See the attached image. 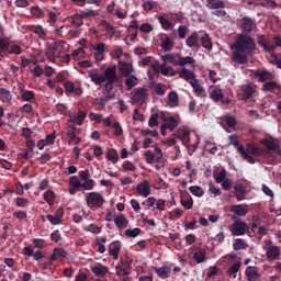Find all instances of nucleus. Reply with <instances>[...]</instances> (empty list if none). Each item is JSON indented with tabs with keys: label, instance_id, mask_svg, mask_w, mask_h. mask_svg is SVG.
Returning a JSON list of instances; mask_svg holds the SVG:
<instances>
[{
	"label": "nucleus",
	"instance_id": "56",
	"mask_svg": "<svg viewBox=\"0 0 281 281\" xmlns=\"http://www.w3.org/2000/svg\"><path fill=\"white\" fill-rule=\"evenodd\" d=\"M15 205H16V207L25 209L30 205V200H27V198H16Z\"/></svg>",
	"mask_w": 281,
	"mask_h": 281
},
{
	"label": "nucleus",
	"instance_id": "41",
	"mask_svg": "<svg viewBox=\"0 0 281 281\" xmlns=\"http://www.w3.org/2000/svg\"><path fill=\"white\" fill-rule=\"evenodd\" d=\"M218 271H221V269H218V267H216V266L210 267L206 272V281H214V278H216V276H218Z\"/></svg>",
	"mask_w": 281,
	"mask_h": 281
},
{
	"label": "nucleus",
	"instance_id": "61",
	"mask_svg": "<svg viewBox=\"0 0 281 281\" xmlns=\"http://www.w3.org/2000/svg\"><path fill=\"white\" fill-rule=\"evenodd\" d=\"M86 232H91V234H100L102 232V228L98 225L90 224L85 227Z\"/></svg>",
	"mask_w": 281,
	"mask_h": 281
},
{
	"label": "nucleus",
	"instance_id": "27",
	"mask_svg": "<svg viewBox=\"0 0 281 281\" xmlns=\"http://www.w3.org/2000/svg\"><path fill=\"white\" fill-rule=\"evenodd\" d=\"M189 85L192 87L194 93L199 95V98H205V89L201 87V85L199 83V79L189 81Z\"/></svg>",
	"mask_w": 281,
	"mask_h": 281
},
{
	"label": "nucleus",
	"instance_id": "23",
	"mask_svg": "<svg viewBox=\"0 0 281 281\" xmlns=\"http://www.w3.org/2000/svg\"><path fill=\"white\" fill-rule=\"evenodd\" d=\"M231 212H233V214H236V216H247V212H249V209L247 204H235L231 206Z\"/></svg>",
	"mask_w": 281,
	"mask_h": 281
},
{
	"label": "nucleus",
	"instance_id": "10",
	"mask_svg": "<svg viewBox=\"0 0 281 281\" xmlns=\"http://www.w3.org/2000/svg\"><path fill=\"white\" fill-rule=\"evenodd\" d=\"M240 29L243 33L240 34H251L254 32V27H256V21L249 16H244L240 20Z\"/></svg>",
	"mask_w": 281,
	"mask_h": 281
},
{
	"label": "nucleus",
	"instance_id": "7",
	"mask_svg": "<svg viewBox=\"0 0 281 281\" xmlns=\"http://www.w3.org/2000/svg\"><path fill=\"white\" fill-rule=\"evenodd\" d=\"M229 232L232 236H245V234H249V225L243 221H236L229 226Z\"/></svg>",
	"mask_w": 281,
	"mask_h": 281
},
{
	"label": "nucleus",
	"instance_id": "5",
	"mask_svg": "<svg viewBox=\"0 0 281 281\" xmlns=\"http://www.w3.org/2000/svg\"><path fill=\"white\" fill-rule=\"evenodd\" d=\"M133 265V260L126 258H121L120 262L115 266L116 276L122 278L124 276H131V267Z\"/></svg>",
	"mask_w": 281,
	"mask_h": 281
},
{
	"label": "nucleus",
	"instance_id": "40",
	"mask_svg": "<svg viewBox=\"0 0 281 281\" xmlns=\"http://www.w3.org/2000/svg\"><path fill=\"white\" fill-rule=\"evenodd\" d=\"M210 98L213 102H221V100H223V90L218 88L213 89L210 93Z\"/></svg>",
	"mask_w": 281,
	"mask_h": 281
},
{
	"label": "nucleus",
	"instance_id": "63",
	"mask_svg": "<svg viewBox=\"0 0 281 281\" xmlns=\"http://www.w3.org/2000/svg\"><path fill=\"white\" fill-rule=\"evenodd\" d=\"M144 157H145L146 164H153V161H155V158H156L155 154L150 150L145 151Z\"/></svg>",
	"mask_w": 281,
	"mask_h": 281
},
{
	"label": "nucleus",
	"instance_id": "54",
	"mask_svg": "<svg viewBox=\"0 0 281 281\" xmlns=\"http://www.w3.org/2000/svg\"><path fill=\"white\" fill-rule=\"evenodd\" d=\"M100 26L104 27L105 32H108V34L110 32H112V34H115V26H113L111 23H108L106 20H101L100 21Z\"/></svg>",
	"mask_w": 281,
	"mask_h": 281
},
{
	"label": "nucleus",
	"instance_id": "44",
	"mask_svg": "<svg viewBox=\"0 0 281 281\" xmlns=\"http://www.w3.org/2000/svg\"><path fill=\"white\" fill-rule=\"evenodd\" d=\"M0 99L2 102L8 103L12 100V93L5 88L0 89Z\"/></svg>",
	"mask_w": 281,
	"mask_h": 281
},
{
	"label": "nucleus",
	"instance_id": "29",
	"mask_svg": "<svg viewBox=\"0 0 281 281\" xmlns=\"http://www.w3.org/2000/svg\"><path fill=\"white\" fill-rule=\"evenodd\" d=\"M200 41L204 49L212 52V38H210V34L202 32V35L200 36Z\"/></svg>",
	"mask_w": 281,
	"mask_h": 281
},
{
	"label": "nucleus",
	"instance_id": "19",
	"mask_svg": "<svg viewBox=\"0 0 281 281\" xmlns=\"http://www.w3.org/2000/svg\"><path fill=\"white\" fill-rule=\"evenodd\" d=\"M153 270L161 280H168V278H170V272L172 271V269L166 265L160 268L153 267Z\"/></svg>",
	"mask_w": 281,
	"mask_h": 281
},
{
	"label": "nucleus",
	"instance_id": "28",
	"mask_svg": "<svg viewBox=\"0 0 281 281\" xmlns=\"http://www.w3.org/2000/svg\"><path fill=\"white\" fill-rule=\"evenodd\" d=\"M206 8L209 10H223L225 2L223 0H206Z\"/></svg>",
	"mask_w": 281,
	"mask_h": 281
},
{
	"label": "nucleus",
	"instance_id": "64",
	"mask_svg": "<svg viewBox=\"0 0 281 281\" xmlns=\"http://www.w3.org/2000/svg\"><path fill=\"white\" fill-rule=\"evenodd\" d=\"M93 179L85 180V182L81 183V188H83V190H93Z\"/></svg>",
	"mask_w": 281,
	"mask_h": 281
},
{
	"label": "nucleus",
	"instance_id": "59",
	"mask_svg": "<svg viewBox=\"0 0 281 281\" xmlns=\"http://www.w3.org/2000/svg\"><path fill=\"white\" fill-rule=\"evenodd\" d=\"M142 234V228H134V229H126L125 235L128 236V238H137Z\"/></svg>",
	"mask_w": 281,
	"mask_h": 281
},
{
	"label": "nucleus",
	"instance_id": "1",
	"mask_svg": "<svg viewBox=\"0 0 281 281\" xmlns=\"http://www.w3.org/2000/svg\"><path fill=\"white\" fill-rule=\"evenodd\" d=\"M232 60L236 65H247L249 56L256 52V40L251 35L238 34L234 44L231 46Z\"/></svg>",
	"mask_w": 281,
	"mask_h": 281
},
{
	"label": "nucleus",
	"instance_id": "60",
	"mask_svg": "<svg viewBox=\"0 0 281 281\" xmlns=\"http://www.w3.org/2000/svg\"><path fill=\"white\" fill-rule=\"evenodd\" d=\"M32 243L35 249H45V239L43 238H33Z\"/></svg>",
	"mask_w": 281,
	"mask_h": 281
},
{
	"label": "nucleus",
	"instance_id": "13",
	"mask_svg": "<svg viewBox=\"0 0 281 281\" xmlns=\"http://www.w3.org/2000/svg\"><path fill=\"white\" fill-rule=\"evenodd\" d=\"M136 192L138 196H144L145 199L147 196H150V183L148 182V180H144L143 182L138 183L136 186Z\"/></svg>",
	"mask_w": 281,
	"mask_h": 281
},
{
	"label": "nucleus",
	"instance_id": "16",
	"mask_svg": "<svg viewBox=\"0 0 281 281\" xmlns=\"http://www.w3.org/2000/svg\"><path fill=\"white\" fill-rule=\"evenodd\" d=\"M109 256H112L114 260H117L120 258V251H122V243L119 240L112 241L109 246Z\"/></svg>",
	"mask_w": 281,
	"mask_h": 281
},
{
	"label": "nucleus",
	"instance_id": "31",
	"mask_svg": "<svg viewBox=\"0 0 281 281\" xmlns=\"http://www.w3.org/2000/svg\"><path fill=\"white\" fill-rule=\"evenodd\" d=\"M20 100L21 102H34V100H36V94L32 90H26L20 94Z\"/></svg>",
	"mask_w": 281,
	"mask_h": 281
},
{
	"label": "nucleus",
	"instance_id": "45",
	"mask_svg": "<svg viewBox=\"0 0 281 281\" xmlns=\"http://www.w3.org/2000/svg\"><path fill=\"white\" fill-rule=\"evenodd\" d=\"M138 80L137 77H135V75H128V77L125 80V85L128 91H131V89H133V87H135L137 85Z\"/></svg>",
	"mask_w": 281,
	"mask_h": 281
},
{
	"label": "nucleus",
	"instance_id": "11",
	"mask_svg": "<svg viewBox=\"0 0 281 281\" xmlns=\"http://www.w3.org/2000/svg\"><path fill=\"white\" fill-rule=\"evenodd\" d=\"M64 89L68 95L80 97L82 94V88L76 87V85L72 81L64 82Z\"/></svg>",
	"mask_w": 281,
	"mask_h": 281
},
{
	"label": "nucleus",
	"instance_id": "34",
	"mask_svg": "<svg viewBox=\"0 0 281 281\" xmlns=\"http://www.w3.org/2000/svg\"><path fill=\"white\" fill-rule=\"evenodd\" d=\"M69 23H71V25H75V27H80L81 25H83V15H80L78 13L71 15L68 18Z\"/></svg>",
	"mask_w": 281,
	"mask_h": 281
},
{
	"label": "nucleus",
	"instance_id": "43",
	"mask_svg": "<svg viewBox=\"0 0 281 281\" xmlns=\"http://www.w3.org/2000/svg\"><path fill=\"white\" fill-rule=\"evenodd\" d=\"M162 60H165V63H170L171 65H175V67H177V65H179V55L175 56L172 54H166L162 56Z\"/></svg>",
	"mask_w": 281,
	"mask_h": 281
},
{
	"label": "nucleus",
	"instance_id": "9",
	"mask_svg": "<svg viewBox=\"0 0 281 281\" xmlns=\"http://www.w3.org/2000/svg\"><path fill=\"white\" fill-rule=\"evenodd\" d=\"M67 256H69L67 250L56 247L53 249V254L49 256L48 262H49V265H54V262H56V261L64 262L65 258H67Z\"/></svg>",
	"mask_w": 281,
	"mask_h": 281
},
{
	"label": "nucleus",
	"instance_id": "25",
	"mask_svg": "<svg viewBox=\"0 0 281 281\" xmlns=\"http://www.w3.org/2000/svg\"><path fill=\"white\" fill-rule=\"evenodd\" d=\"M262 91H269L270 93H276V91H281L280 85L278 82L270 80L262 85Z\"/></svg>",
	"mask_w": 281,
	"mask_h": 281
},
{
	"label": "nucleus",
	"instance_id": "6",
	"mask_svg": "<svg viewBox=\"0 0 281 281\" xmlns=\"http://www.w3.org/2000/svg\"><path fill=\"white\" fill-rule=\"evenodd\" d=\"M240 100L247 102V100H251V98H254V94L256 93V91H258V86H256V83L254 82H249L243 85L240 87Z\"/></svg>",
	"mask_w": 281,
	"mask_h": 281
},
{
	"label": "nucleus",
	"instance_id": "62",
	"mask_svg": "<svg viewBox=\"0 0 281 281\" xmlns=\"http://www.w3.org/2000/svg\"><path fill=\"white\" fill-rule=\"evenodd\" d=\"M139 32H142L143 34H150V32H153L154 27L150 23H143L139 26Z\"/></svg>",
	"mask_w": 281,
	"mask_h": 281
},
{
	"label": "nucleus",
	"instance_id": "50",
	"mask_svg": "<svg viewBox=\"0 0 281 281\" xmlns=\"http://www.w3.org/2000/svg\"><path fill=\"white\" fill-rule=\"evenodd\" d=\"M189 191L191 192V194H193L194 196H203V194H205V192L203 191V188H201L200 186H191L189 188Z\"/></svg>",
	"mask_w": 281,
	"mask_h": 281
},
{
	"label": "nucleus",
	"instance_id": "38",
	"mask_svg": "<svg viewBox=\"0 0 281 281\" xmlns=\"http://www.w3.org/2000/svg\"><path fill=\"white\" fill-rule=\"evenodd\" d=\"M194 63H196V59H194L191 56H187V57L178 56L179 67H186V65H194Z\"/></svg>",
	"mask_w": 281,
	"mask_h": 281
},
{
	"label": "nucleus",
	"instance_id": "47",
	"mask_svg": "<svg viewBox=\"0 0 281 281\" xmlns=\"http://www.w3.org/2000/svg\"><path fill=\"white\" fill-rule=\"evenodd\" d=\"M233 249L234 251H240V249H247V244L245 243V239L237 238L233 244Z\"/></svg>",
	"mask_w": 281,
	"mask_h": 281
},
{
	"label": "nucleus",
	"instance_id": "22",
	"mask_svg": "<svg viewBox=\"0 0 281 281\" xmlns=\"http://www.w3.org/2000/svg\"><path fill=\"white\" fill-rule=\"evenodd\" d=\"M178 74L179 78H182V80H186L187 82H192V80H196V74L186 67H182V69Z\"/></svg>",
	"mask_w": 281,
	"mask_h": 281
},
{
	"label": "nucleus",
	"instance_id": "3",
	"mask_svg": "<svg viewBox=\"0 0 281 281\" xmlns=\"http://www.w3.org/2000/svg\"><path fill=\"white\" fill-rule=\"evenodd\" d=\"M103 78H104V89L105 91H113V85L117 82V66H109L103 71Z\"/></svg>",
	"mask_w": 281,
	"mask_h": 281
},
{
	"label": "nucleus",
	"instance_id": "24",
	"mask_svg": "<svg viewBox=\"0 0 281 281\" xmlns=\"http://www.w3.org/2000/svg\"><path fill=\"white\" fill-rule=\"evenodd\" d=\"M177 137L182 142L183 146L190 144V131L188 128H180L177 133Z\"/></svg>",
	"mask_w": 281,
	"mask_h": 281
},
{
	"label": "nucleus",
	"instance_id": "53",
	"mask_svg": "<svg viewBox=\"0 0 281 281\" xmlns=\"http://www.w3.org/2000/svg\"><path fill=\"white\" fill-rule=\"evenodd\" d=\"M112 128H114L113 135H115V137H122V135H124V130L122 125H120V122H114Z\"/></svg>",
	"mask_w": 281,
	"mask_h": 281
},
{
	"label": "nucleus",
	"instance_id": "52",
	"mask_svg": "<svg viewBox=\"0 0 281 281\" xmlns=\"http://www.w3.org/2000/svg\"><path fill=\"white\" fill-rule=\"evenodd\" d=\"M240 261H237L233 266H231L227 270V276H233V278H236V272L240 271Z\"/></svg>",
	"mask_w": 281,
	"mask_h": 281
},
{
	"label": "nucleus",
	"instance_id": "12",
	"mask_svg": "<svg viewBox=\"0 0 281 281\" xmlns=\"http://www.w3.org/2000/svg\"><path fill=\"white\" fill-rule=\"evenodd\" d=\"M257 43L260 47L265 49V52H276V46H273V44H269V37H267L266 35H257Z\"/></svg>",
	"mask_w": 281,
	"mask_h": 281
},
{
	"label": "nucleus",
	"instance_id": "55",
	"mask_svg": "<svg viewBox=\"0 0 281 281\" xmlns=\"http://www.w3.org/2000/svg\"><path fill=\"white\" fill-rule=\"evenodd\" d=\"M23 49L18 44H12L9 46V50H7V54H15V56L21 55Z\"/></svg>",
	"mask_w": 281,
	"mask_h": 281
},
{
	"label": "nucleus",
	"instance_id": "32",
	"mask_svg": "<svg viewBox=\"0 0 281 281\" xmlns=\"http://www.w3.org/2000/svg\"><path fill=\"white\" fill-rule=\"evenodd\" d=\"M165 127L170 131V133H172V131H175V128H177V126H179V121H177V119H175V116H169L167 117V120L165 121Z\"/></svg>",
	"mask_w": 281,
	"mask_h": 281
},
{
	"label": "nucleus",
	"instance_id": "20",
	"mask_svg": "<svg viewBox=\"0 0 281 281\" xmlns=\"http://www.w3.org/2000/svg\"><path fill=\"white\" fill-rule=\"evenodd\" d=\"M246 278L248 281H257L260 280V273L258 272V268L254 266H248L245 270Z\"/></svg>",
	"mask_w": 281,
	"mask_h": 281
},
{
	"label": "nucleus",
	"instance_id": "26",
	"mask_svg": "<svg viewBox=\"0 0 281 281\" xmlns=\"http://www.w3.org/2000/svg\"><path fill=\"white\" fill-rule=\"evenodd\" d=\"M114 224L117 229H124L125 227H128V220H126V215L121 213L114 217Z\"/></svg>",
	"mask_w": 281,
	"mask_h": 281
},
{
	"label": "nucleus",
	"instance_id": "36",
	"mask_svg": "<svg viewBox=\"0 0 281 281\" xmlns=\"http://www.w3.org/2000/svg\"><path fill=\"white\" fill-rule=\"evenodd\" d=\"M91 82L95 83L97 87H101L104 81V75L99 72H91L90 74Z\"/></svg>",
	"mask_w": 281,
	"mask_h": 281
},
{
	"label": "nucleus",
	"instance_id": "30",
	"mask_svg": "<svg viewBox=\"0 0 281 281\" xmlns=\"http://www.w3.org/2000/svg\"><path fill=\"white\" fill-rule=\"evenodd\" d=\"M120 72L122 76L128 77L131 76V72L133 71V65L128 64L126 61H120Z\"/></svg>",
	"mask_w": 281,
	"mask_h": 281
},
{
	"label": "nucleus",
	"instance_id": "35",
	"mask_svg": "<svg viewBox=\"0 0 281 281\" xmlns=\"http://www.w3.org/2000/svg\"><path fill=\"white\" fill-rule=\"evenodd\" d=\"M43 199H44V201L47 202V205H49V207H52V205H54V202L56 201V193L54 192V190H47L43 194Z\"/></svg>",
	"mask_w": 281,
	"mask_h": 281
},
{
	"label": "nucleus",
	"instance_id": "8",
	"mask_svg": "<svg viewBox=\"0 0 281 281\" xmlns=\"http://www.w3.org/2000/svg\"><path fill=\"white\" fill-rule=\"evenodd\" d=\"M263 249L266 251V257L269 262H273V260H280V247L271 245V241H267Z\"/></svg>",
	"mask_w": 281,
	"mask_h": 281
},
{
	"label": "nucleus",
	"instance_id": "51",
	"mask_svg": "<svg viewBox=\"0 0 281 281\" xmlns=\"http://www.w3.org/2000/svg\"><path fill=\"white\" fill-rule=\"evenodd\" d=\"M214 179L216 183H221L222 181L227 180V170H225V168H222V170L218 173L214 175Z\"/></svg>",
	"mask_w": 281,
	"mask_h": 281
},
{
	"label": "nucleus",
	"instance_id": "21",
	"mask_svg": "<svg viewBox=\"0 0 281 281\" xmlns=\"http://www.w3.org/2000/svg\"><path fill=\"white\" fill-rule=\"evenodd\" d=\"M234 194L237 201H245L247 199V189L243 184H235L234 187Z\"/></svg>",
	"mask_w": 281,
	"mask_h": 281
},
{
	"label": "nucleus",
	"instance_id": "18",
	"mask_svg": "<svg viewBox=\"0 0 281 281\" xmlns=\"http://www.w3.org/2000/svg\"><path fill=\"white\" fill-rule=\"evenodd\" d=\"M146 98H148V89L135 88L133 90V100H135V102H144Z\"/></svg>",
	"mask_w": 281,
	"mask_h": 281
},
{
	"label": "nucleus",
	"instance_id": "2",
	"mask_svg": "<svg viewBox=\"0 0 281 281\" xmlns=\"http://www.w3.org/2000/svg\"><path fill=\"white\" fill-rule=\"evenodd\" d=\"M240 157H243V159H245L246 161H248V164H256V159L254 157H251L250 155H261L260 148H258L256 145L249 143L246 146V150L245 147L243 145H239L237 148Z\"/></svg>",
	"mask_w": 281,
	"mask_h": 281
},
{
	"label": "nucleus",
	"instance_id": "33",
	"mask_svg": "<svg viewBox=\"0 0 281 281\" xmlns=\"http://www.w3.org/2000/svg\"><path fill=\"white\" fill-rule=\"evenodd\" d=\"M180 204L182 205V207H184V210H192L194 205V200H192V196L187 193L186 196L180 199Z\"/></svg>",
	"mask_w": 281,
	"mask_h": 281
},
{
	"label": "nucleus",
	"instance_id": "37",
	"mask_svg": "<svg viewBox=\"0 0 281 281\" xmlns=\"http://www.w3.org/2000/svg\"><path fill=\"white\" fill-rule=\"evenodd\" d=\"M87 120V113L85 111H79L77 115L72 119L70 116L69 122L78 124V126H82V123Z\"/></svg>",
	"mask_w": 281,
	"mask_h": 281
},
{
	"label": "nucleus",
	"instance_id": "57",
	"mask_svg": "<svg viewBox=\"0 0 281 281\" xmlns=\"http://www.w3.org/2000/svg\"><path fill=\"white\" fill-rule=\"evenodd\" d=\"M205 252L203 251H196L193 254V260H195L198 265H201V262H205Z\"/></svg>",
	"mask_w": 281,
	"mask_h": 281
},
{
	"label": "nucleus",
	"instance_id": "17",
	"mask_svg": "<svg viewBox=\"0 0 281 281\" xmlns=\"http://www.w3.org/2000/svg\"><path fill=\"white\" fill-rule=\"evenodd\" d=\"M255 78H258L259 82H270L271 80H273V78H276V76L272 75L271 71L263 69V70H256Z\"/></svg>",
	"mask_w": 281,
	"mask_h": 281
},
{
	"label": "nucleus",
	"instance_id": "4",
	"mask_svg": "<svg viewBox=\"0 0 281 281\" xmlns=\"http://www.w3.org/2000/svg\"><path fill=\"white\" fill-rule=\"evenodd\" d=\"M85 201L90 210H100V207L106 203L104 195H102L100 192L86 193Z\"/></svg>",
	"mask_w": 281,
	"mask_h": 281
},
{
	"label": "nucleus",
	"instance_id": "15",
	"mask_svg": "<svg viewBox=\"0 0 281 281\" xmlns=\"http://www.w3.org/2000/svg\"><path fill=\"white\" fill-rule=\"evenodd\" d=\"M201 36H199V33L193 32L187 40L186 45L187 47H190V49H200L201 45L199 44Z\"/></svg>",
	"mask_w": 281,
	"mask_h": 281
},
{
	"label": "nucleus",
	"instance_id": "39",
	"mask_svg": "<svg viewBox=\"0 0 281 281\" xmlns=\"http://www.w3.org/2000/svg\"><path fill=\"white\" fill-rule=\"evenodd\" d=\"M172 47H175V41L170 36H167L161 42V48L164 49V52H170Z\"/></svg>",
	"mask_w": 281,
	"mask_h": 281
},
{
	"label": "nucleus",
	"instance_id": "42",
	"mask_svg": "<svg viewBox=\"0 0 281 281\" xmlns=\"http://www.w3.org/2000/svg\"><path fill=\"white\" fill-rule=\"evenodd\" d=\"M162 30H171L173 27V24L170 20L166 19L164 15L157 16Z\"/></svg>",
	"mask_w": 281,
	"mask_h": 281
},
{
	"label": "nucleus",
	"instance_id": "49",
	"mask_svg": "<svg viewBox=\"0 0 281 281\" xmlns=\"http://www.w3.org/2000/svg\"><path fill=\"white\" fill-rule=\"evenodd\" d=\"M10 49V40L8 38H0V54H5Z\"/></svg>",
	"mask_w": 281,
	"mask_h": 281
},
{
	"label": "nucleus",
	"instance_id": "46",
	"mask_svg": "<svg viewBox=\"0 0 281 281\" xmlns=\"http://www.w3.org/2000/svg\"><path fill=\"white\" fill-rule=\"evenodd\" d=\"M108 160L112 161V164H117L120 161V155L117 154V150L115 149H109L108 150Z\"/></svg>",
	"mask_w": 281,
	"mask_h": 281
},
{
	"label": "nucleus",
	"instance_id": "14",
	"mask_svg": "<svg viewBox=\"0 0 281 281\" xmlns=\"http://www.w3.org/2000/svg\"><path fill=\"white\" fill-rule=\"evenodd\" d=\"M90 269L97 278H104L109 273V267L102 263H95L91 266Z\"/></svg>",
	"mask_w": 281,
	"mask_h": 281
},
{
	"label": "nucleus",
	"instance_id": "58",
	"mask_svg": "<svg viewBox=\"0 0 281 281\" xmlns=\"http://www.w3.org/2000/svg\"><path fill=\"white\" fill-rule=\"evenodd\" d=\"M158 117H159L158 113H154L150 115L149 121H148L149 128H155V126H158V124H159Z\"/></svg>",
	"mask_w": 281,
	"mask_h": 281
},
{
	"label": "nucleus",
	"instance_id": "48",
	"mask_svg": "<svg viewBox=\"0 0 281 281\" xmlns=\"http://www.w3.org/2000/svg\"><path fill=\"white\" fill-rule=\"evenodd\" d=\"M262 144L267 148V150H276L280 146L273 139H263Z\"/></svg>",
	"mask_w": 281,
	"mask_h": 281
}]
</instances>
